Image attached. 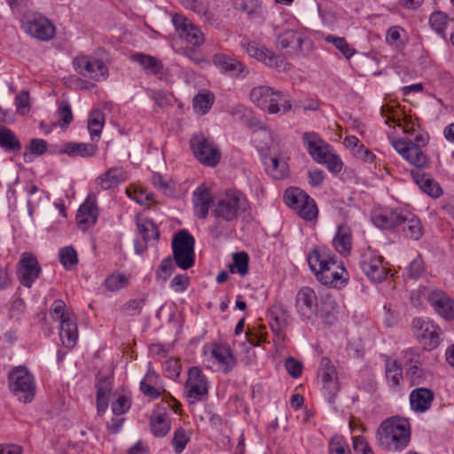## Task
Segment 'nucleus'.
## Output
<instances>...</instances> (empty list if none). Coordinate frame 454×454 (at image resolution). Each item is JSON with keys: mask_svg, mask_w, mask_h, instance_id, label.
I'll list each match as a JSON object with an SVG mask.
<instances>
[{"mask_svg": "<svg viewBox=\"0 0 454 454\" xmlns=\"http://www.w3.org/2000/svg\"><path fill=\"white\" fill-rule=\"evenodd\" d=\"M411 441L409 420L402 417H391L384 420L377 430L380 447L387 451H402Z\"/></svg>", "mask_w": 454, "mask_h": 454, "instance_id": "1", "label": "nucleus"}, {"mask_svg": "<svg viewBox=\"0 0 454 454\" xmlns=\"http://www.w3.org/2000/svg\"><path fill=\"white\" fill-rule=\"evenodd\" d=\"M247 207V200L237 192H228L219 199L212 210L215 223L210 226L211 233L218 238L223 234L226 223L237 219L239 213L246 211Z\"/></svg>", "mask_w": 454, "mask_h": 454, "instance_id": "2", "label": "nucleus"}, {"mask_svg": "<svg viewBox=\"0 0 454 454\" xmlns=\"http://www.w3.org/2000/svg\"><path fill=\"white\" fill-rule=\"evenodd\" d=\"M250 98L259 108L271 114H278L281 108L283 113H287L292 108L287 94L268 86L254 88L250 92Z\"/></svg>", "mask_w": 454, "mask_h": 454, "instance_id": "3", "label": "nucleus"}, {"mask_svg": "<svg viewBox=\"0 0 454 454\" xmlns=\"http://www.w3.org/2000/svg\"><path fill=\"white\" fill-rule=\"evenodd\" d=\"M9 387L23 403H30L35 394L34 377L25 366H17L8 375Z\"/></svg>", "mask_w": 454, "mask_h": 454, "instance_id": "4", "label": "nucleus"}, {"mask_svg": "<svg viewBox=\"0 0 454 454\" xmlns=\"http://www.w3.org/2000/svg\"><path fill=\"white\" fill-rule=\"evenodd\" d=\"M194 238L185 230L178 231L172 239L173 259L182 270L192 268L195 262Z\"/></svg>", "mask_w": 454, "mask_h": 454, "instance_id": "5", "label": "nucleus"}, {"mask_svg": "<svg viewBox=\"0 0 454 454\" xmlns=\"http://www.w3.org/2000/svg\"><path fill=\"white\" fill-rule=\"evenodd\" d=\"M51 312L60 319L59 337L63 345L67 348H74L78 338L75 317L66 311V304L61 300L53 302Z\"/></svg>", "mask_w": 454, "mask_h": 454, "instance_id": "6", "label": "nucleus"}, {"mask_svg": "<svg viewBox=\"0 0 454 454\" xmlns=\"http://www.w3.org/2000/svg\"><path fill=\"white\" fill-rule=\"evenodd\" d=\"M21 27L27 35L41 41H49L55 35L54 25L36 12L25 13L21 19Z\"/></svg>", "mask_w": 454, "mask_h": 454, "instance_id": "7", "label": "nucleus"}, {"mask_svg": "<svg viewBox=\"0 0 454 454\" xmlns=\"http://www.w3.org/2000/svg\"><path fill=\"white\" fill-rule=\"evenodd\" d=\"M286 204L296 211L306 221H312L317 215L316 204L309 196L299 188H290L285 192Z\"/></svg>", "mask_w": 454, "mask_h": 454, "instance_id": "8", "label": "nucleus"}, {"mask_svg": "<svg viewBox=\"0 0 454 454\" xmlns=\"http://www.w3.org/2000/svg\"><path fill=\"white\" fill-rule=\"evenodd\" d=\"M195 158L203 165L215 167L220 160L218 148L204 135L197 134L190 141Z\"/></svg>", "mask_w": 454, "mask_h": 454, "instance_id": "9", "label": "nucleus"}, {"mask_svg": "<svg viewBox=\"0 0 454 454\" xmlns=\"http://www.w3.org/2000/svg\"><path fill=\"white\" fill-rule=\"evenodd\" d=\"M75 71L85 78L100 82L106 79L108 69L102 60L89 56L76 57L74 59Z\"/></svg>", "mask_w": 454, "mask_h": 454, "instance_id": "10", "label": "nucleus"}, {"mask_svg": "<svg viewBox=\"0 0 454 454\" xmlns=\"http://www.w3.org/2000/svg\"><path fill=\"white\" fill-rule=\"evenodd\" d=\"M383 262L384 258L370 249L364 252L359 259L361 270L373 282H381L386 278L387 270Z\"/></svg>", "mask_w": 454, "mask_h": 454, "instance_id": "11", "label": "nucleus"}, {"mask_svg": "<svg viewBox=\"0 0 454 454\" xmlns=\"http://www.w3.org/2000/svg\"><path fill=\"white\" fill-rule=\"evenodd\" d=\"M184 389L190 403L201 401L207 396V381L200 368L192 367L189 370Z\"/></svg>", "mask_w": 454, "mask_h": 454, "instance_id": "12", "label": "nucleus"}, {"mask_svg": "<svg viewBox=\"0 0 454 454\" xmlns=\"http://www.w3.org/2000/svg\"><path fill=\"white\" fill-rule=\"evenodd\" d=\"M412 327L417 338L426 348L433 349L440 344V335L442 332L433 322L422 318H414Z\"/></svg>", "mask_w": 454, "mask_h": 454, "instance_id": "13", "label": "nucleus"}, {"mask_svg": "<svg viewBox=\"0 0 454 454\" xmlns=\"http://www.w3.org/2000/svg\"><path fill=\"white\" fill-rule=\"evenodd\" d=\"M392 145L411 165L421 168L428 163L427 156L421 148L413 145L411 140H394Z\"/></svg>", "mask_w": 454, "mask_h": 454, "instance_id": "14", "label": "nucleus"}, {"mask_svg": "<svg viewBox=\"0 0 454 454\" xmlns=\"http://www.w3.org/2000/svg\"><path fill=\"white\" fill-rule=\"evenodd\" d=\"M321 379L323 388L328 395L329 401H333L339 391L338 376L335 366L327 356H323L317 372Z\"/></svg>", "mask_w": 454, "mask_h": 454, "instance_id": "15", "label": "nucleus"}, {"mask_svg": "<svg viewBox=\"0 0 454 454\" xmlns=\"http://www.w3.org/2000/svg\"><path fill=\"white\" fill-rule=\"evenodd\" d=\"M40 274L41 267L36 257L30 253H24L17 270V276L21 285L30 288Z\"/></svg>", "mask_w": 454, "mask_h": 454, "instance_id": "16", "label": "nucleus"}, {"mask_svg": "<svg viewBox=\"0 0 454 454\" xmlns=\"http://www.w3.org/2000/svg\"><path fill=\"white\" fill-rule=\"evenodd\" d=\"M172 21L179 32V36L187 43L197 47L203 44L205 41L203 33L190 20L180 14H175Z\"/></svg>", "mask_w": 454, "mask_h": 454, "instance_id": "17", "label": "nucleus"}, {"mask_svg": "<svg viewBox=\"0 0 454 454\" xmlns=\"http://www.w3.org/2000/svg\"><path fill=\"white\" fill-rule=\"evenodd\" d=\"M295 307L301 319H311L317 313V297L313 289L304 286L296 294Z\"/></svg>", "mask_w": 454, "mask_h": 454, "instance_id": "18", "label": "nucleus"}, {"mask_svg": "<svg viewBox=\"0 0 454 454\" xmlns=\"http://www.w3.org/2000/svg\"><path fill=\"white\" fill-rule=\"evenodd\" d=\"M317 278L325 286H337L348 278L345 268L333 258H329L325 267L317 272Z\"/></svg>", "mask_w": 454, "mask_h": 454, "instance_id": "19", "label": "nucleus"}, {"mask_svg": "<svg viewBox=\"0 0 454 454\" xmlns=\"http://www.w3.org/2000/svg\"><path fill=\"white\" fill-rule=\"evenodd\" d=\"M247 54L263 62L265 65L275 67L278 70H286V63L284 59L274 52L269 51L265 47H260L256 43H247L243 44Z\"/></svg>", "mask_w": 454, "mask_h": 454, "instance_id": "20", "label": "nucleus"}, {"mask_svg": "<svg viewBox=\"0 0 454 454\" xmlns=\"http://www.w3.org/2000/svg\"><path fill=\"white\" fill-rule=\"evenodd\" d=\"M302 139L309 153L318 163L322 164V160H325L328 154L333 151V147L315 132L304 133Z\"/></svg>", "mask_w": 454, "mask_h": 454, "instance_id": "21", "label": "nucleus"}, {"mask_svg": "<svg viewBox=\"0 0 454 454\" xmlns=\"http://www.w3.org/2000/svg\"><path fill=\"white\" fill-rule=\"evenodd\" d=\"M98 209L96 205L95 198L89 196L82 203L76 214V223L82 231H86L93 226L98 220Z\"/></svg>", "mask_w": 454, "mask_h": 454, "instance_id": "22", "label": "nucleus"}, {"mask_svg": "<svg viewBox=\"0 0 454 454\" xmlns=\"http://www.w3.org/2000/svg\"><path fill=\"white\" fill-rule=\"evenodd\" d=\"M428 301L435 312L447 320L454 318V301L445 293L435 290L430 293Z\"/></svg>", "mask_w": 454, "mask_h": 454, "instance_id": "23", "label": "nucleus"}, {"mask_svg": "<svg viewBox=\"0 0 454 454\" xmlns=\"http://www.w3.org/2000/svg\"><path fill=\"white\" fill-rule=\"evenodd\" d=\"M302 43V35L295 30L287 29L278 34L277 46L288 54H299L301 51Z\"/></svg>", "mask_w": 454, "mask_h": 454, "instance_id": "24", "label": "nucleus"}, {"mask_svg": "<svg viewBox=\"0 0 454 454\" xmlns=\"http://www.w3.org/2000/svg\"><path fill=\"white\" fill-rule=\"evenodd\" d=\"M406 362L409 364L407 369V376L410 379L411 384L419 386L425 382V372L420 367V356L416 349L410 348L405 351Z\"/></svg>", "mask_w": 454, "mask_h": 454, "instance_id": "25", "label": "nucleus"}, {"mask_svg": "<svg viewBox=\"0 0 454 454\" xmlns=\"http://www.w3.org/2000/svg\"><path fill=\"white\" fill-rule=\"evenodd\" d=\"M127 179L126 171L122 168H111L96 179V186L101 191H106L117 186Z\"/></svg>", "mask_w": 454, "mask_h": 454, "instance_id": "26", "label": "nucleus"}, {"mask_svg": "<svg viewBox=\"0 0 454 454\" xmlns=\"http://www.w3.org/2000/svg\"><path fill=\"white\" fill-rule=\"evenodd\" d=\"M434 392L427 387H417L410 394V404L412 411L417 412L427 411L434 401Z\"/></svg>", "mask_w": 454, "mask_h": 454, "instance_id": "27", "label": "nucleus"}, {"mask_svg": "<svg viewBox=\"0 0 454 454\" xmlns=\"http://www.w3.org/2000/svg\"><path fill=\"white\" fill-rule=\"evenodd\" d=\"M268 316L270 319V328L277 335H279L282 329L289 324L290 315L286 307L280 302H276L270 308Z\"/></svg>", "mask_w": 454, "mask_h": 454, "instance_id": "28", "label": "nucleus"}, {"mask_svg": "<svg viewBox=\"0 0 454 454\" xmlns=\"http://www.w3.org/2000/svg\"><path fill=\"white\" fill-rule=\"evenodd\" d=\"M98 146L93 144L69 142L64 144L59 149L60 153L67 154L69 157L89 158L97 154Z\"/></svg>", "mask_w": 454, "mask_h": 454, "instance_id": "29", "label": "nucleus"}, {"mask_svg": "<svg viewBox=\"0 0 454 454\" xmlns=\"http://www.w3.org/2000/svg\"><path fill=\"white\" fill-rule=\"evenodd\" d=\"M400 224L397 227L402 228L404 235L411 239L418 240L423 234V227L419 219L410 214L402 213Z\"/></svg>", "mask_w": 454, "mask_h": 454, "instance_id": "30", "label": "nucleus"}, {"mask_svg": "<svg viewBox=\"0 0 454 454\" xmlns=\"http://www.w3.org/2000/svg\"><path fill=\"white\" fill-rule=\"evenodd\" d=\"M211 356L224 372L231 371L236 364L231 348L226 345L215 344L211 350Z\"/></svg>", "mask_w": 454, "mask_h": 454, "instance_id": "31", "label": "nucleus"}, {"mask_svg": "<svg viewBox=\"0 0 454 454\" xmlns=\"http://www.w3.org/2000/svg\"><path fill=\"white\" fill-rule=\"evenodd\" d=\"M214 64L222 71L229 73L231 75H239L243 73L247 74V70L243 63L225 54H215L213 59Z\"/></svg>", "mask_w": 454, "mask_h": 454, "instance_id": "32", "label": "nucleus"}, {"mask_svg": "<svg viewBox=\"0 0 454 454\" xmlns=\"http://www.w3.org/2000/svg\"><path fill=\"white\" fill-rule=\"evenodd\" d=\"M403 211H376L372 216L375 226L383 230H390L400 224V218Z\"/></svg>", "mask_w": 454, "mask_h": 454, "instance_id": "33", "label": "nucleus"}, {"mask_svg": "<svg viewBox=\"0 0 454 454\" xmlns=\"http://www.w3.org/2000/svg\"><path fill=\"white\" fill-rule=\"evenodd\" d=\"M211 202L212 196L207 188L199 186L193 192L194 212L199 218L205 219L207 216Z\"/></svg>", "mask_w": 454, "mask_h": 454, "instance_id": "34", "label": "nucleus"}, {"mask_svg": "<svg viewBox=\"0 0 454 454\" xmlns=\"http://www.w3.org/2000/svg\"><path fill=\"white\" fill-rule=\"evenodd\" d=\"M97 412L98 416H102L108 408L109 398L108 395L112 390V383L109 378H100L97 384Z\"/></svg>", "mask_w": 454, "mask_h": 454, "instance_id": "35", "label": "nucleus"}, {"mask_svg": "<svg viewBox=\"0 0 454 454\" xmlns=\"http://www.w3.org/2000/svg\"><path fill=\"white\" fill-rule=\"evenodd\" d=\"M264 164L266 172L273 179L281 180L288 176L289 167L283 158L270 156L265 159Z\"/></svg>", "mask_w": 454, "mask_h": 454, "instance_id": "36", "label": "nucleus"}, {"mask_svg": "<svg viewBox=\"0 0 454 454\" xmlns=\"http://www.w3.org/2000/svg\"><path fill=\"white\" fill-rule=\"evenodd\" d=\"M333 246L338 253L348 254L352 247V234L350 228L346 224L338 227L333 239Z\"/></svg>", "mask_w": 454, "mask_h": 454, "instance_id": "37", "label": "nucleus"}, {"mask_svg": "<svg viewBox=\"0 0 454 454\" xmlns=\"http://www.w3.org/2000/svg\"><path fill=\"white\" fill-rule=\"evenodd\" d=\"M152 433L156 437L165 436L170 430V421L168 414L161 411H154L150 419Z\"/></svg>", "mask_w": 454, "mask_h": 454, "instance_id": "38", "label": "nucleus"}, {"mask_svg": "<svg viewBox=\"0 0 454 454\" xmlns=\"http://www.w3.org/2000/svg\"><path fill=\"white\" fill-rule=\"evenodd\" d=\"M411 176L416 184L425 193L434 198H438L442 194V192L440 186L428 176L420 174L419 170L412 171Z\"/></svg>", "mask_w": 454, "mask_h": 454, "instance_id": "39", "label": "nucleus"}, {"mask_svg": "<svg viewBox=\"0 0 454 454\" xmlns=\"http://www.w3.org/2000/svg\"><path fill=\"white\" fill-rule=\"evenodd\" d=\"M131 59L140 65L147 74H158L163 66L156 58L144 53H135L131 56Z\"/></svg>", "mask_w": 454, "mask_h": 454, "instance_id": "40", "label": "nucleus"}, {"mask_svg": "<svg viewBox=\"0 0 454 454\" xmlns=\"http://www.w3.org/2000/svg\"><path fill=\"white\" fill-rule=\"evenodd\" d=\"M159 375L153 370H148L145 377L140 382V390L145 395L153 399H157L160 396V390L153 387L157 383Z\"/></svg>", "mask_w": 454, "mask_h": 454, "instance_id": "41", "label": "nucleus"}, {"mask_svg": "<svg viewBox=\"0 0 454 454\" xmlns=\"http://www.w3.org/2000/svg\"><path fill=\"white\" fill-rule=\"evenodd\" d=\"M105 123V114L101 110L92 111L88 120V129L91 140L98 139Z\"/></svg>", "mask_w": 454, "mask_h": 454, "instance_id": "42", "label": "nucleus"}, {"mask_svg": "<svg viewBox=\"0 0 454 454\" xmlns=\"http://www.w3.org/2000/svg\"><path fill=\"white\" fill-rule=\"evenodd\" d=\"M386 378L391 387L395 388L400 385L403 380V370L396 360L386 361Z\"/></svg>", "mask_w": 454, "mask_h": 454, "instance_id": "43", "label": "nucleus"}, {"mask_svg": "<svg viewBox=\"0 0 454 454\" xmlns=\"http://www.w3.org/2000/svg\"><path fill=\"white\" fill-rule=\"evenodd\" d=\"M0 146L8 152H19L21 144L15 134L5 127H0Z\"/></svg>", "mask_w": 454, "mask_h": 454, "instance_id": "44", "label": "nucleus"}, {"mask_svg": "<svg viewBox=\"0 0 454 454\" xmlns=\"http://www.w3.org/2000/svg\"><path fill=\"white\" fill-rule=\"evenodd\" d=\"M329 256L325 254V251H321L317 248L313 249L307 256V261L310 270L317 275L321 268L325 267L329 262Z\"/></svg>", "mask_w": 454, "mask_h": 454, "instance_id": "45", "label": "nucleus"}, {"mask_svg": "<svg viewBox=\"0 0 454 454\" xmlns=\"http://www.w3.org/2000/svg\"><path fill=\"white\" fill-rule=\"evenodd\" d=\"M214 95L204 91L198 93L193 98V108L195 112L205 114L209 111L214 103Z\"/></svg>", "mask_w": 454, "mask_h": 454, "instance_id": "46", "label": "nucleus"}, {"mask_svg": "<svg viewBox=\"0 0 454 454\" xmlns=\"http://www.w3.org/2000/svg\"><path fill=\"white\" fill-rule=\"evenodd\" d=\"M47 142L41 138H32L26 147L23 157L26 161L31 160L32 155L41 156L47 151Z\"/></svg>", "mask_w": 454, "mask_h": 454, "instance_id": "47", "label": "nucleus"}, {"mask_svg": "<svg viewBox=\"0 0 454 454\" xmlns=\"http://www.w3.org/2000/svg\"><path fill=\"white\" fill-rule=\"evenodd\" d=\"M57 114L59 116V121L58 122H52L51 127L60 126L61 128H67L73 121L71 106L67 101L60 102L57 110Z\"/></svg>", "mask_w": 454, "mask_h": 454, "instance_id": "48", "label": "nucleus"}, {"mask_svg": "<svg viewBox=\"0 0 454 454\" xmlns=\"http://www.w3.org/2000/svg\"><path fill=\"white\" fill-rule=\"evenodd\" d=\"M325 41L327 43H333L335 48L338 49L348 59L356 53V50L347 43L344 37H338L333 35H329L325 37Z\"/></svg>", "mask_w": 454, "mask_h": 454, "instance_id": "49", "label": "nucleus"}, {"mask_svg": "<svg viewBox=\"0 0 454 454\" xmlns=\"http://www.w3.org/2000/svg\"><path fill=\"white\" fill-rule=\"evenodd\" d=\"M449 21V17L442 12H435L431 14L429 23L431 27L439 35L444 36L445 28Z\"/></svg>", "mask_w": 454, "mask_h": 454, "instance_id": "50", "label": "nucleus"}, {"mask_svg": "<svg viewBox=\"0 0 454 454\" xmlns=\"http://www.w3.org/2000/svg\"><path fill=\"white\" fill-rule=\"evenodd\" d=\"M330 454H351L348 445L341 435H333L329 442Z\"/></svg>", "mask_w": 454, "mask_h": 454, "instance_id": "51", "label": "nucleus"}, {"mask_svg": "<svg viewBox=\"0 0 454 454\" xmlns=\"http://www.w3.org/2000/svg\"><path fill=\"white\" fill-rule=\"evenodd\" d=\"M59 261L66 269L71 270L78 262L76 251L72 247L62 248L59 251Z\"/></svg>", "mask_w": 454, "mask_h": 454, "instance_id": "52", "label": "nucleus"}, {"mask_svg": "<svg viewBox=\"0 0 454 454\" xmlns=\"http://www.w3.org/2000/svg\"><path fill=\"white\" fill-rule=\"evenodd\" d=\"M137 226L139 233L142 235V238L145 242L152 239H158L159 232L153 222H137Z\"/></svg>", "mask_w": 454, "mask_h": 454, "instance_id": "53", "label": "nucleus"}, {"mask_svg": "<svg viewBox=\"0 0 454 454\" xmlns=\"http://www.w3.org/2000/svg\"><path fill=\"white\" fill-rule=\"evenodd\" d=\"M248 261L249 257L245 252L233 254V265H231V271L233 272V267H235L239 275L245 276L248 272Z\"/></svg>", "mask_w": 454, "mask_h": 454, "instance_id": "54", "label": "nucleus"}, {"mask_svg": "<svg viewBox=\"0 0 454 454\" xmlns=\"http://www.w3.org/2000/svg\"><path fill=\"white\" fill-rule=\"evenodd\" d=\"M105 283L106 288L114 292L124 287L128 283V279L124 274H112L106 279Z\"/></svg>", "mask_w": 454, "mask_h": 454, "instance_id": "55", "label": "nucleus"}, {"mask_svg": "<svg viewBox=\"0 0 454 454\" xmlns=\"http://www.w3.org/2000/svg\"><path fill=\"white\" fill-rule=\"evenodd\" d=\"M189 437L187 436L185 430L182 427L177 428L174 433L172 439V444L176 453L180 454L185 448Z\"/></svg>", "mask_w": 454, "mask_h": 454, "instance_id": "56", "label": "nucleus"}, {"mask_svg": "<svg viewBox=\"0 0 454 454\" xmlns=\"http://www.w3.org/2000/svg\"><path fill=\"white\" fill-rule=\"evenodd\" d=\"M173 261L174 259L170 256H168L161 261L160 265L156 271V277L158 278H161L163 281L168 279L174 270Z\"/></svg>", "mask_w": 454, "mask_h": 454, "instance_id": "57", "label": "nucleus"}, {"mask_svg": "<svg viewBox=\"0 0 454 454\" xmlns=\"http://www.w3.org/2000/svg\"><path fill=\"white\" fill-rule=\"evenodd\" d=\"M407 270L410 278L415 279L420 278L425 271L424 262L421 256L418 255L414 260H412Z\"/></svg>", "mask_w": 454, "mask_h": 454, "instance_id": "58", "label": "nucleus"}, {"mask_svg": "<svg viewBox=\"0 0 454 454\" xmlns=\"http://www.w3.org/2000/svg\"><path fill=\"white\" fill-rule=\"evenodd\" d=\"M322 163L325 164L327 166L328 170L333 174L340 173L343 166L340 157L336 153H334L333 151H332L331 153L328 154L325 160H322Z\"/></svg>", "mask_w": 454, "mask_h": 454, "instance_id": "59", "label": "nucleus"}, {"mask_svg": "<svg viewBox=\"0 0 454 454\" xmlns=\"http://www.w3.org/2000/svg\"><path fill=\"white\" fill-rule=\"evenodd\" d=\"M144 304V299H133L122 306V310L129 316H135L140 313Z\"/></svg>", "mask_w": 454, "mask_h": 454, "instance_id": "60", "label": "nucleus"}, {"mask_svg": "<svg viewBox=\"0 0 454 454\" xmlns=\"http://www.w3.org/2000/svg\"><path fill=\"white\" fill-rule=\"evenodd\" d=\"M130 408V400L125 395H120L115 402L112 403V411L115 415L124 414Z\"/></svg>", "mask_w": 454, "mask_h": 454, "instance_id": "61", "label": "nucleus"}, {"mask_svg": "<svg viewBox=\"0 0 454 454\" xmlns=\"http://www.w3.org/2000/svg\"><path fill=\"white\" fill-rule=\"evenodd\" d=\"M190 280L188 276L184 274H178L171 280L170 287L176 293H182L187 289Z\"/></svg>", "mask_w": 454, "mask_h": 454, "instance_id": "62", "label": "nucleus"}, {"mask_svg": "<svg viewBox=\"0 0 454 454\" xmlns=\"http://www.w3.org/2000/svg\"><path fill=\"white\" fill-rule=\"evenodd\" d=\"M164 369L168 377L175 379L180 375L181 364L177 359L170 358L165 362Z\"/></svg>", "mask_w": 454, "mask_h": 454, "instance_id": "63", "label": "nucleus"}, {"mask_svg": "<svg viewBox=\"0 0 454 454\" xmlns=\"http://www.w3.org/2000/svg\"><path fill=\"white\" fill-rule=\"evenodd\" d=\"M353 449L356 454H373L364 438L362 436L353 437Z\"/></svg>", "mask_w": 454, "mask_h": 454, "instance_id": "64", "label": "nucleus"}]
</instances>
